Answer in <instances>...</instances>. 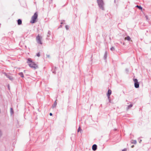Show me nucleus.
Wrapping results in <instances>:
<instances>
[{
    "mask_svg": "<svg viewBox=\"0 0 151 151\" xmlns=\"http://www.w3.org/2000/svg\"><path fill=\"white\" fill-rule=\"evenodd\" d=\"M38 15L36 12L34 14V15L32 17L30 22L32 24L36 22V19L37 18Z\"/></svg>",
    "mask_w": 151,
    "mask_h": 151,
    "instance_id": "3",
    "label": "nucleus"
},
{
    "mask_svg": "<svg viewBox=\"0 0 151 151\" xmlns=\"http://www.w3.org/2000/svg\"><path fill=\"white\" fill-rule=\"evenodd\" d=\"M52 114L51 113H50V116H51L52 115Z\"/></svg>",
    "mask_w": 151,
    "mask_h": 151,
    "instance_id": "26",
    "label": "nucleus"
},
{
    "mask_svg": "<svg viewBox=\"0 0 151 151\" xmlns=\"http://www.w3.org/2000/svg\"><path fill=\"white\" fill-rule=\"evenodd\" d=\"M4 74L6 76L7 78H9L10 80L12 81L14 80V78L12 76H10L5 73H4Z\"/></svg>",
    "mask_w": 151,
    "mask_h": 151,
    "instance_id": "6",
    "label": "nucleus"
},
{
    "mask_svg": "<svg viewBox=\"0 0 151 151\" xmlns=\"http://www.w3.org/2000/svg\"><path fill=\"white\" fill-rule=\"evenodd\" d=\"M136 7H137V8H138L139 9H142V7L141 6H139L138 5H137L136 6Z\"/></svg>",
    "mask_w": 151,
    "mask_h": 151,
    "instance_id": "18",
    "label": "nucleus"
},
{
    "mask_svg": "<svg viewBox=\"0 0 151 151\" xmlns=\"http://www.w3.org/2000/svg\"><path fill=\"white\" fill-rule=\"evenodd\" d=\"M36 55L39 57L40 56V53L38 52V53H37L36 54Z\"/></svg>",
    "mask_w": 151,
    "mask_h": 151,
    "instance_id": "21",
    "label": "nucleus"
},
{
    "mask_svg": "<svg viewBox=\"0 0 151 151\" xmlns=\"http://www.w3.org/2000/svg\"><path fill=\"white\" fill-rule=\"evenodd\" d=\"M92 149L93 150L95 151L97 149V146L96 144H94L92 146Z\"/></svg>",
    "mask_w": 151,
    "mask_h": 151,
    "instance_id": "7",
    "label": "nucleus"
},
{
    "mask_svg": "<svg viewBox=\"0 0 151 151\" xmlns=\"http://www.w3.org/2000/svg\"><path fill=\"white\" fill-rule=\"evenodd\" d=\"M10 112L11 115H12L14 113V111L12 108H11L10 109Z\"/></svg>",
    "mask_w": 151,
    "mask_h": 151,
    "instance_id": "12",
    "label": "nucleus"
},
{
    "mask_svg": "<svg viewBox=\"0 0 151 151\" xmlns=\"http://www.w3.org/2000/svg\"><path fill=\"white\" fill-rule=\"evenodd\" d=\"M57 105V100H55L54 102V104L52 106V108H54L56 107V106Z\"/></svg>",
    "mask_w": 151,
    "mask_h": 151,
    "instance_id": "9",
    "label": "nucleus"
},
{
    "mask_svg": "<svg viewBox=\"0 0 151 151\" xmlns=\"http://www.w3.org/2000/svg\"><path fill=\"white\" fill-rule=\"evenodd\" d=\"M97 2L99 8L102 10H104V3L102 0H97Z\"/></svg>",
    "mask_w": 151,
    "mask_h": 151,
    "instance_id": "2",
    "label": "nucleus"
},
{
    "mask_svg": "<svg viewBox=\"0 0 151 151\" xmlns=\"http://www.w3.org/2000/svg\"><path fill=\"white\" fill-rule=\"evenodd\" d=\"M27 63L30 67L34 69L38 68V65L35 64L34 62H32L31 58H29L28 59Z\"/></svg>",
    "mask_w": 151,
    "mask_h": 151,
    "instance_id": "1",
    "label": "nucleus"
},
{
    "mask_svg": "<svg viewBox=\"0 0 151 151\" xmlns=\"http://www.w3.org/2000/svg\"><path fill=\"white\" fill-rule=\"evenodd\" d=\"M53 73H55V71H53Z\"/></svg>",
    "mask_w": 151,
    "mask_h": 151,
    "instance_id": "30",
    "label": "nucleus"
},
{
    "mask_svg": "<svg viewBox=\"0 0 151 151\" xmlns=\"http://www.w3.org/2000/svg\"><path fill=\"white\" fill-rule=\"evenodd\" d=\"M8 88H9V85H8Z\"/></svg>",
    "mask_w": 151,
    "mask_h": 151,
    "instance_id": "31",
    "label": "nucleus"
},
{
    "mask_svg": "<svg viewBox=\"0 0 151 151\" xmlns=\"http://www.w3.org/2000/svg\"><path fill=\"white\" fill-rule=\"evenodd\" d=\"M114 49H115V48H114V47H111V48H110V50L112 51H113L114 50Z\"/></svg>",
    "mask_w": 151,
    "mask_h": 151,
    "instance_id": "19",
    "label": "nucleus"
},
{
    "mask_svg": "<svg viewBox=\"0 0 151 151\" xmlns=\"http://www.w3.org/2000/svg\"><path fill=\"white\" fill-rule=\"evenodd\" d=\"M127 150V149L125 148V149L122 150V151H126Z\"/></svg>",
    "mask_w": 151,
    "mask_h": 151,
    "instance_id": "23",
    "label": "nucleus"
},
{
    "mask_svg": "<svg viewBox=\"0 0 151 151\" xmlns=\"http://www.w3.org/2000/svg\"><path fill=\"white\" fill-rule=\"evenodd\" d=\"M18 24L19 25L21 24L22 23V21L21 19H19L17 20Z\"/></svg>",
    "mask_w": 151,
    "mask_h": 151,
    "instance_id": "11",
    "label": "nucleus"
},
{
    "mask_svg": "<svg viewBox=\"0 0 151 151\" xmlns=\"http://www.w3.org/2000/svg\"><path fill=\"white\" fill-rule=\"evenodd\" d=\"M145 17H146L147 19V16H146Z\"/></svg>",
    "mask_w": 151,
    "mask_h": 151,
    "instance_id": "29",
    "label": "nucleus"
},
{
    "mask_svg": "<svg viewBox=\"0 0 151 151\" xmlns=\"http://www.w3.org/2000/svg\"><path fill=\"white\" fill-rule=\"evenodd\" d=\"M133 81L134 82V87L135 88H137L139 87V83L138 82V80L137 79H134Z\"/></svg>",
    "mask_w": 151,
    "mask_h": 151,
    "instance_id": "5",
    "label": "nucleus"
},
{
    "mask_svg": "<svg viewBox=\"0 0 151 151\" xmlns=\"http://www.w3.org/2000/svg\"><path fill=\"white\" fill-rule=\"evenodd\" d=\"M81 129L80 127H79L78 129V132H79Z\"/></svg>",
    "mask_w": 151,
    "mask_h": 151,
    "instance_id": "22",
    "label": "nucleus"
},
{
    "mask_svg": "<svg viewBox=\"0 0 151 151\" xmlns=\"http://www.w3.org/2000/svg\"><path fill=\"white\" fill-rule=\"evenodd\" d=\"M65 27L66 30H68L69 29V26L68 25H66Z\"/></svg>",
    "mask_w": 151,
    "mask_h": 151,
    "instance_id": "20",
    "label": "nucleus"
},
{
    "mask_svg": "<svg viewBox=\"0 0 151 151\" xmlns=\"http://www.w3.org/2000/svg\"><path fill=\"white\" fill-rule=\"evenodd\" d=\"M51 33L50 31H49L48 32L47 36L48 37H49L50 35H51Z\"/></svg>",
    "mask_w": 151,
    "mask_h": 151,
    "instance_id": "17",
    "label": "nucleus"
},
{
    "mask_svg": "<svg viewBox=\"0 0 151 151\" xmlns=\"http://www.w3.org/2000/svg\"><path fill=\"white\" fill-rule=\"evenodd\" d=\"M132 105L131 104L129 105H128L127 108V110H128L129 108L132 107Z\"/></svg>",
    "mask_w": 151,
    "mask_h": 151,
    "instance_id": "15",
    "label": "nucleus"
},
{
    "mask_svg": "<svg viewBox=\"0 0 151 151\" xmlns=\"http://www.w3.org/2000/svg\"><path fill=\"white\" fill-rule=\"evenodd\" d=\"M131 143L135 144L137 143V141L136 140H132L131 141Z\"/></svg>",
    "mask_w": 151,
    "mask_h": 151,
    "instance_id": "16",
    "label": "nucleus"
},
{
    "mask_svg": "<svg viewBox=\"0 0 151 151\" xmlns=\"http://www.w3.org/2000/svg\"><path fill=\"white\" fill-rule=\"evenodd\" d=\"M47 57H48V58H50V56L49 55H47Z\"/></svg>",
    "mask_w": 151,
    "mask_h": 151,
    "instance_id": "25",
    "label": "nucleus"
},
{
    "mask_svg": "<svg viewBox=\"0 0 151 151\" xmlns=\"http://www.w3.org/2000/svg\"><path fill=\"white\" fill-rule=\"evenodd\" d=\"M125 39L126 40L128 41H130L131 40V38L129 36H128L125 38Z\"/></svg>",
    "mask_w": 151,
    "mask_h": 151,
    "instance_id": "13",
    "label": "nucleus"
},
{
    "mask_svg": "<svg viewBox=\"0 0 151 151\" xmlns=\"http://www.w3.org/2000/svg\"><path fill=\"white\" fill-rule=\"evenodd\" d=\"M142 141V140H140V141L139 142V143H141V142Z\"/></svg>",
    "mask_w": 151,
    "mask_h": 151,
    "instance_id": "28",
    "label": "nucleus"
},
{
    "mask_svg": "<svg viewBox=\"0 0 151 151\" xmlns=\"http://www.w3.org/2000/svg\"><path fill=\"white\" fill-rule=\"evenodd\" d=\"M2 135V133L1 130H0V137Z\"/></svg>",
    "mask_w": 151,
    "mask_h": 151,
    "instance_id": "24",
    "label": "nucleus"
},
{
    "mask_svg": "<svg viewBox=\"0 0 151 151\" xmlns=\"http://www.w3.org/2000/svg\"><path fill=\"white\" fill-rule=\"evenodd\" d=\"M134 145H132V146H131V147L132 148H133L134 147Z\"/></svg>",
    "mask_w": 151,
    "mask_h": 151,
    "instance_id": "27",
    "label": "nucleus"
},
{
    "mask_svg": "<svg viewBox=\"0 0 151 151\" xmlns=\"http://www.w3.org/2000/svg\"><path fill=\"white\" fill-rule=\"evenodd\" d=\"M19 75L21 76V77H24V75L23 73L22 72H20L19 73Z\"/></svg>",
    "mask_w": 151,
    "mask_h": 151,
    "instance_id": "14",
    "label": "nucleus"
},
{
    "mask_svg": "<svg viewBox=\"0 0 151 151\" xmlns=\"http://www.w3.org/2000/svg\"><path fill=\"white\" fill-rule=\"evenodd\" d=\"M107 52L106 51L104 53V60H106V59L107 58Z\"/></svg>",
    "mask_w": 151,
    "mask_h": 151,
    "instance_id": "10",
    "label": "nucleus"
},
{
    "mask_svg": "<svg viewBox=\"0 0 151 151\" xmlns=\"http://www.w3.org/2000/svg\"><path fill=\"white\" fill-rule=\"evenodd\" d=\"M42 38L39 35H38L36 37V41L37 43L41 45L42 44Z\"/></svg>",
    "mask_w": 151,
    "mask_h": 151,
    "instance_id": "4",
    "label": "nucleus"
},
{
    "mask_svg": "<svg viewBox=\"0 0 151 151\" xmlns=\"http://www.w3.org/2000/svg\"><path fill=\"white\" fill-rule=\"evenodd\" d=\"M111 90L109 89L108 91V93L107 94V96L108 97V98H109L110 97V96L111 95Z\"/></svg>",
    "mask_w": 151,
    "mask_h": 151,
    "instance_id": "8",
    "label": "nucleus"
}]
</instances>
